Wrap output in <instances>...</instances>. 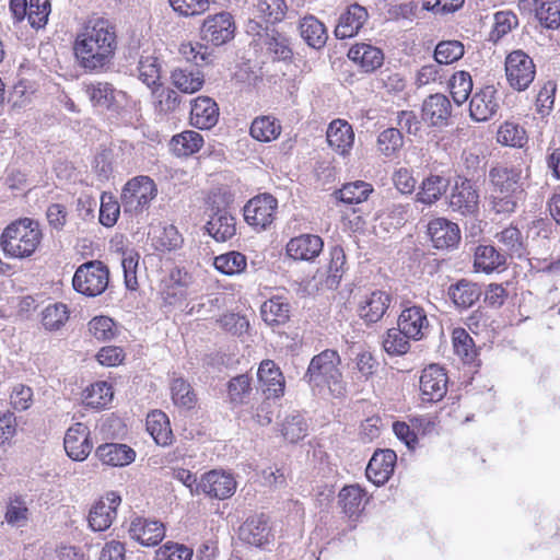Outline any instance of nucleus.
I'll return each mask as SVG.
<instances>
[{
    "mask_svg": "<svg viewBox=\"0 0 560 560\" xmlns=\"http://www.w3.org/2000/svg\"><path fill=\"white\" fill-rule=\"evenodd\" d=\"M139 79L149 88L160 84L161 65L154 56H141L138 66Z\"/></svg>",
    "mask_w": 560,
    "mask_h": 560,
    "instance_id": "13d9d810",
    "label": "nucleus"
},
{
    "mask_svg": "<svg viewBox=\"0 0 560 560\" xmlns=\"http://www.w3.org/2000/svg\"><path fill=\"white\" fill-rule=\"evenodd\" d=\"M156 196L158 186L151 177L147 175L135 176L121 189L120 201L124 212L139 215L150 208Z\"/></svg>",
    "mask_w": 560,
    "mask_h": 560,
    "instance_id": "39448f33",
    "label": "nucleus"
},
{
    "mask_svg": "<svg viewBox=\"0 0 560 560\" xmlns=\"http://www.w3.org/2000/svg\"><path fill=\"white\" fill-rule=\"evenodd\" d=\"M120 206L113 195L103 192L100 207V223L106 228L115 225L120 213Z\"/></svg>",
    "mask_w": 560,
    "mask_h": 560,
    "instance_id": "680f3d73",
    "label": "nucleus"
},
{
    "mask_svg": "<svg viewBox=\"0 0 560 560\" xmlns=\"http://www.w3.org/2000/svg\"><path fill=\"white\" fill-rule=\"evenodd\" d=\"M147 431L160 446H168L173 443V432L168 417L161 410L151 411L147 416Z\"/></svg>",
    "mask_w": 560,
    "mask_h": 560,
    "instance_id": "473e14b6",
    "label": "nucleus"
},
{
    "mask_svg": "<svg viewBox=\"0 0 560 560\" xmlns=\"http://www.w3.org/2000/svg\"><path fill=\"white\" fill-rule=\"evenodd\" d=\"M199 292V284L192 275L184 269L175 268L165 282L162 295L166 304L175 306Z\"/></svg>",
    "mask_w": 560,
    "mask_h": 560,
    "instance_id": "1a4fd4ad",
    "label": "nucleus"
},
{
    "mask_svg": "<svg viewBox=\"0 0 560 560\" xmlns=\"http://www.w3.org/2000/svg\"><path fill=\"white\" fill-rule=\"evenodd\" d=\"M300 34L305 43L315 49L325 46L328 34L325 25L315 16L307 15L300 21Z\"/></svg>",
    "mask_w": 560,
    "mask_h": 560,
    "instance_id": "c9c22d12",
    "label": "nucleus"
},
{
    "mask_svg": "<svg viewBox=\"0 0 560 560\" xmlns=\"http://www.w3.org/2000/svg\"><path fill=\"white\" fill-rule=\"evenodd\" d=\"M329 147L340 155H346L354 142V132L350 124L345 120H334L327 129Z\"/></svg>",
    "mask_w": 560,
    "mask_h": 560,
    "instance_id": "c756f323",
    "label": "nucleus"
},
{
    "mask_svg": "<svg viewBox=\"0 0 560 560\" xmlns=\"http://www.w3.org/2000/svg\"><path fill=\"white\" fill-rule=\"evenodd\" d=\"M447 375L443 368L431 364L420 376V390L422 399L429 402L440 401L447 392Z\"/></svg>",
    "mask_w": 560,
    "mask_h": 560,
    "instance_id": "a211bd4d",
    "label": "nucleus"
},
{
    "mask_svg": "<svg viewBox=\"0 0 560 560\" xmlns=\"http://www.w3.org/2000/svg\"><path fill=\"white\" fill-rule=\"evenodd\" d=\"M411 337H407L400 327L389 328L383 339V348L389 355H402L410 349Z\"/></svg>",
    "mask_w": 560,
    "mask_h": 560,
    "instance_id": "864d4df0",
    "label": "nucleus"
},
{
    "mask_svg": "<svg viewBox=\"0 0 560 560\" xmlns=\"http://www.w3.org/2000/svg\"><path fill=\"white\" fill-rule=\"evenodd\" d=\"M348 57L358 63L363 71L372 72L383 65L382 50L369 44H358L349 49Z\"/></svg>",
    "mask_w": 560,
    "mask_h": 560,
    "instance_id": "72a5a7b5",
    "label": "nucleus"
},
{
    "mask_svg": "<svg viewBox=\"0 0 560 560\" xmlns=\"http://www.w3.org/2000/svg\"><path fill=\"white\" fill-rule=\"evenodd\" d=\"M63 447L71 459L77 462L86 459L93 448L89 427L82 422L72 424L66 432Z\"/></svg>",
    "mask_w": 560,
    "mask_h": 560,
    "instance_id": "f3484780",
    "label": "nucleus"
},
{
    "mask_svg": "<svg viewBox=\"0 0 560 560\" xmlns=\"http://www.w3.org/2000/svg\"><path fill=\"white\" fill-rule=\"evenodd\" d=\"M205 229L215 241L225 242L235 235L236 221L225 207L218 206Z\"/></svg>",
    "mask_w": 560,
    "mask_h": 560,
    "instance_id": "cd10ccee",
    "label": "nucleus"
},
{
    "mask_svg": "<svg viewBox=\"0 0 560 560\" xmlns=\"http://www.w3.org/2000/svg\"><path fill=\"white\" fill-rule=\"evenodd\" d=\"M492 185L491 209L497 214L510 215L525 200L527 175L521 166L497 165L489 171Z\"/></svg>",
    "mask_w": 560,
    "mask_h": 560,
    "instance_id": "f03ea898",
    "label": "nucleus"
},
{
    "mask_svg": "<svg viewBox=\"0 0 560 560\" xmlns=\"http://www.w3.org/2000/svg\"><path fill=\"white\" fill-rule=\"evenodd\" d=\"M277 209L278 200L270 194H261L244 206V219L250 226L262 231L275 221Z\"/></svg>",
    "mask_w": 560,
    "mask_h": 560,
    "instance_id": "9b49d317",
    "label": "nucleus"
},
{
    "mask_svg": "<svg viewBox=\"0 0 560 560\" xmlns=\"http://www.w3.org/2000/svg\"><path fill=\"white\" fill-rule=\"evenodd\" d=\"M341 359L336 350L326 349L314 355L303 380L317 395L328 393L339 398L346 395V382L340 370Z\"/></svg>",
    "mask_w": 560,
    "mask_h": 560,
    "instance_id": "7ed1b4c3",
    "label": "nucleus"
},
{
    "mask_svg": "<svg viewBox=\"0 0 560 560\" xmlns=\"http://www.w3.org/2000/svg\"><path fill=\"white\" fill-rule=\"evenodd\" d=\"M249 132L260 142H270L280 136L281 125L275 117L260 116L253 120Z\"/></svg>",
    "mask_w": 560,
    "mask_h": 560,
    "instance_id": "37998d69",
    "label": "nucleus"
},
{
    "mask_svg": "<svg viewBox=\"0 0 560 560\" xmlns=\"http://www.w3.org/2000/svg\"><path fill=\"white\" fill-rule=\"evenodd\" d=\"M236 481L231 474L210 470L203 474L195 488L197 495L205 494L211 499L224 500L234 494Z\"/></svg>",
    "mask_w": 560,
    "mask_h": 560,
    "instance_id": "4468645a",
    "label": "nucleus"
},
{
    "mask_svg": "<svg viewBox=\"0 0 560 560\" xmlns=\"http://www.w3.org/2000/svg\"><path fill=\"white\" fill-rule=\"evenodd\" d=\"M171 396L174 405L183 409H192L197 402V395L191 385L182 377L172 381Z\"/></svg>",
    "mask_w": 560,
    "mask_h": 560,
    "instance_id": "09e8293b",
    "label": "nucleus"
},
{
    "mask_svg": "<svg viewBox=\"0 0 560 560\" xmlns=\"http://www.w3.org/2000/svg\"><path fill=\"white\" fill-rule=\"evenodd\" d=\"M530 4L539 23L547 28L560 25V0H522Z\"/></svg>",
    "mask_w": 560,
    "mask_h": 560,
    "instance_id": "4c0bfd02",
    "label": "nucleus"
},
{
    "mask_svg": "<svg viewBox=\"0 0 560 560\" xmlns=\"http://www.w3.org/2000/svg\"><path fill=\"white\" fill-rule=\"evenodd\" d=\"M95 456L107 466L122 467L131 464L136 458V452L126 444L105 443L95 451Z\"/></svg>",
    "mask_w": 560,
    "mask_h": 560,
    "instance_id": "c85d7f7f",
    "label": "nucleus"
},
{
    "mask_svg": "<svg viewBox=\"0 0 560 560\" xmlns=\"http://www.w3.org/2000/svg\"><path fill=\"white\" fill-rule=\"evenodd\" d=\"M179 54L188 61L197 67H203L213 63L214 56L212 50L201 43H182Z\"/></svg>",
    "mask_w": 560,
    "mask_h": 560,
    "instance_id": "de8ad7c7",
    "label": "nucleus"
},
{
    "mask_svg": "<svg viewBox=\"0 0 560 560\" xmlns=\"http://www.w3.org/2000/svg\"><path fill=\"white\" fill-rule=\"evenodd\" d=\"M129 535L142 546H156L165 537V527L159 521L135 517L129 526Z\"/></svg>",
    "mask_w": 560,
    "mask_h": 560,
    "instance_id": "5701e85b",
    "label": "nucleus"
},
{
    "mask_svg": "<svg viewBox=\"0 0 560 560\" xmlns=\"http://www.w3.org/2000/svg\"><path fill=\"white\" fill-rule=\"evenodd\" d=\"M172 83L183 93L191 94L199 91L205 83V75L200 70L177 68L171 74Z\"/></svg>",
    "mask_w": 560,
    "mask_h": 560,
    "instance_id": "a19ab883",
    "label": "nucleus"
},
{
    "mask_svg": "<svg viewBox=\"0 0 560 560\" xmlns=\"http://www.w3.org/2000/svg\"><path fill=\"white\" fill-rule=\"evenodd\" d=\"M506 262V254L497 250L492 245H480L475 252L474 267L477 271L490 273L499 270Z\"/></svg>",
    "mask_w": 560,
    "mask_h": 560,
    "instance_id": "e433bc0d",
    "label": "nucleus"
},
{
    "mask_svg": "<svg viewBox=\"0 0 560 560\" xmlns=\"http://www.w3.org/2000/svg\"><path fill=\"white\" fill-rule=\"evenodd\" d=\"M505 75L510 86L517 91H526L536 77V65L525 51H511L505 58Z\"/></svg>",
    "mask_w": 560,
    "mask_h": 560,
    "instance_id": "0eeeda50",
    "label": "nucleus"
},
{
    "mask_svg": "<svg viewBox=\"0 0 560 560\" xmlns=\"http://www.w3.org/2000/svg\"><path fill=\"white\" fill-rule=\"evenodd\" d=\"M291 305L288 298L273 295L260 306L262 320L269 326H279L290 319Z\"/></svg>",
    "mask_w": 560,
    "mask_h": 560,
    "instance_id": "2f4dec72",
    "label": "nucleus"
},
{
    "mask_svg": "<svg viewBox=\"0 0 560 560\" xmlns=\"http://www.w3.org/2000/svg\"><path fill=\"white\" fill-rule=\"evenodd\" d=\"M308 425L301 413H293L285 418L282 423V435L291 443L304 439L307 434Z\"/></svg>",
    "mask_w": 560,
    "mask_h": 560,
    "instance_id": "bf43d9fd",
    "label": "nucleus"
},
{
    "mask_svg": "<svg viewBox=\"0 0 560 560\" xmlns=\"http://www.w3.org/2000/svg\"><path fill=\"white\" fill-rule=\"evenodd\" d=\"M500 108L498 91L493 85H487L477 91L470 100V117L476 121H487Z\"/></svg>",
    "mask_w": 560,
    "mask_h": 560,
    "instance_id": "6ab92c4d",
    "label": "nucleus"
},
{
    "mask_svg": "<svg viewBox=\"0 0 560 560\" xmlns=\"http://www.w3.org/2000/svg\"><path fill=\"white\" fill-rule=\"evenodd\" d=\"M255 8L257 16L271 24L281 22L288 10L284 0H258Z\"/></svg>",
    "mask_w": 560,
    "mask_h": 560,
    "instance_id": "5fc2aeb1",
    "label": "nucleus"
},
{
    "mask_svg": "<svg viewBox=\"0 0 560 560\" xmlns=\"http://www.w3.org/2000/svg\"><path fill=\"white\" fill-rule=\"evenodd\" d=\"M42 240L39 223L24 218L12 222L3 230L0 245L7 256L23 259L36 252Z\"/></svg>",
    "mask_w": 560,
    "mask_h": 560,
    "instance_id": "20e7f679",
    "label": "nucleus"
},
{
    "mask_svg": "<svg viewBox=\"0 0 560 560\" xmlns=\"http://www.w3.org/2000/svg\"><path fill=\"white\" fill-rule=\"evenodd\" d=\"M373 187L364 180H355L345 184L339 190L335 191V196L343 203L353 205L365 201Z\"/></svg>",
    "mask_w": 560,
    "mask_h": 560,
    "instance_id": "c03bdc74",
    "label": "nucleus"
},
{
    "mask_svg": "<svg viewBox=\"0 0 560 560\" xmlns=\"http://www.w3.org/2000/svg\"><path fill=\"white\" fill-rule=\"evenodd\" d=\"M479 191L475 183L458 176L448 196V206L462 215H476L479 211Z\"/></svg>",
    "mask_w": 560,
    "mask_h": 560,
    "instance_id": "9d476101",
    "label": "nucleus"
},
{
    "mask_svg": "<svg viewBox=\"0 0 560 560\" xmlns=\"http://www.w3.org/2000/svg\"><path fill=\"white\" fill-rule=\"evenodd\" d=\"M114 393L107 382H96L84 390L83 401L88 407L102 409L113 399Z\"/></svg>",
    "mask_w": 560,
    "mask_h": 560,
    "instance_id": "49530a36",
    "label": "nucleus"
},
{
    "mask_svg": "<svg viewBox=\"0 0 560 560\" xmlns=\"http://www.w3.org/2000/svg\"><path fill=\"white\" fill-rule=\"evenodd\" d=\"M481 288L468 280H460L452 284L448 289V295L458 308L471 307L481 296Z\"/></svg>",
    "mask_w": 560,
    "mask_h": 560,
    "instance_id": "f704fd0d",
    "label": "nucleus"
},
{
    "mask_svg": "<svg viewBox=\"0 0 560 560\" xmlns=\"http://www.w3.org/2000/svg\"><path fill=\"white\" fill-rule=\"evenodd\" d=\"M82 91L93 107L110 112H117L127 100L126 92L104 81L84 82Z\"/></svg>",
    "mask_w": 560,
    "mask_h": 560,
    "instance_id": "6e6552de",
    "label": "nucleus"
},
{
    "mask_svg": "<svg viewBox=\"0 0 560 560\" xmlns=\"http://www.w3.org/2000/svg\"><path fill=\"white\" fill-rule=\"evenodd\" d=\"M235 22L231 13L220 12L209 15L200 27L202 40L221 46L234 38Z\"/></svg>",
    "mask_w": 560,
    "mask_h": 560,
    "instance_id": "f8f14e48",
    "label": "nucleus"
},
{
    "mask_svg": "<svg viewBox=\"0 0 560 560\" xmlns=\"http://www.w3.org/2000/svg\"><path fill=\"white\" fill-rule=\"evenodd\" d=\"M322 237L314 234H302L291 238L287 244V254L294 260H312L323 250Z\"/></svg>",
    "mask_w": 560,
    "mask_h": 560,
    "instance_id": "a878e982",
    "label": "nucleus"
},
{
    "mask_svg": "<svg viewBox=\"0 0 560 560\" xmlns=\"http://www.w3.org/2000/svg\"><path fill=\"white\" fill-rule=\"evenodd\" d=\"M392 295L382 290H375L364 295L359 304V316L366 324L380 322L392 304Z\"/></svg>",
    "mask_w": 560,
    "mask_h": 560,
    "instance_id": "412c9836",
    "label": "nucleus"
},
{
    "mask_svg": "<svg viewBox=\"0 0 560 560\" xmlns=\"http://www.w3.org/2000/svg\"><path fill=\"white\" fill-rule=\"evenodd\" d=\"M396 460L397 455L393 450L375 451L365 469L368 479L376 486L384 485L390 478Z\"/></svg>",
    "mask_w": 560,
    "mask_h": 560,
    "instance_id": "4be33fe9",
    "label": "nucleus"
},
{
    "mask_svg": "<svg viewBox=\"0 0 560 560\" xmlns=\"http://www.w3.org/2000/svg\"><path fill=\"white\" fill-rule=\"evenodd\" d=\"M267 397L279 398L284 393V377L280 369L271 360H264L257 372Z\"/></svg>",
    "mask_w": 560,
    "mask_h": 560,
    "instance_id": "7c9ffc66",
    "label": "nucleus"
},
{
    "mask_svg": "<svg viewBox=\"0 0 560 560\" xmlns=\"http://www.w3.org/2000/svg\"><path fill=\"white\" fill-rule=\"evenodd\" d=\"M121 498L116 492H108L96 501L89 512V527L93 532H104L109 528L116 518Z\"/></svg>",
    "mask_w": 560,
    "mask_h": 560,
    "instance_id": "2eb2a0df",
    "label": "nucleus"
},
{
    "mask_svg": "<svg viewBox=\"0 0 560 560\" xmlns=\"http://www.w3.org/2000/svg\"><path fill=\"white\" fill-rule=\"evenodd\" d=\"M368 11L360 4H351L343 12L335 28L337 38L345 39L355 36L368 20Z\"/></svg>",
    "mask_w": 560,
    "mask_h": 560,
    "instance_id": "bb28decb",
    "label": "nucleus"
},
{
    "mask_svg": "<svg viewBox=\"0 0 560 560\" xmlns=\"http://www.w3.org/2000/svg\"><path fill=\"white\" fill-rule=\"evenodd\" d=\"M465 54V47L459 40H442L434 49V59L439 65H451Z\"/></svg>",
    "mask_w": 560,
    "mask_h": 560,
    "instance_id": "6e6d98bb",
    "label": "nucleus"
},
{
    "mask_svg": "<svg viewBox=\"0 0 560 560\" xmlns=\"http://www.w3.org/2000/svg\"><path fill=\"white\" fill-rule=\"evenodd\" d=\"M89 331L100 341H108L116 335L115 323L107 316H96L89 322Z\"/></svg>",
    "mask_w": 560,
    "mask_h": 560,
    "instance_id": "774afa93",
    "label": "nucleus"
},
{
    "mask_svg": "<svg viewBox=\"0 0 560 560\" xmlns=\"http://www.w3.org/2000/svg\"><path fill=\"white\" fill-rule=\"evenodd\" d=\"M497 140L503 145L523 148L528 137L523 126L514 121H505L498 129Z\"/></svg>",
    "mask_w": 560,
    "mask_h": 560,
    "instance_id": "a18cd8bd",
    "label": "nucleus"
},
{
    "mask_svg": "<svg viewBox=\"0 0 560 560\" xmlns=\"http://www.w3.org/2000/svg\"><path fill=\"white\" fill-rule=\"evenodd\" d=\"M250 393V377L247 374L237 375L228 383L229 401L234 406L246 404L249 400Z\"/></svg>",
    "mask_w": 560,
    "mask_h": 560,
    "instance_id": "3c124183",
    "label": "nucleus"
},
{
    "mask_svg": "<svg viewBox=\"0 0 560 560\" xmlns=\"http://www.w3.org/2000/svg\"><path fill=\"white\" fill-rule=\"evenodd\" d=\"M69 318L67 305L55 303L43 311L42 322L46 329L57 330L66 324Z\"/></svg>",
    "mask_w": 560,
    "mask_h": 560,
    "instance_id": "052dcab7",
    "label": "nucleus"
},
{
    "mask_svg": "<svg viewBox=\"0 0 560 560\" xmlns=\"http://www.w3.org/2000/svg\"><path fill=\"white\" fill-rule=\"evenodd\" d=\"M346 254L340 246L330 249V260L327 268L326 287L336 289L345 272Z\"/></svg>",
    "mask_w": 560,
    "mask_h": 560,
    "instance_id": "603ef678",
    "label": "nucleus"
},
{
    "mask_svg": "<svg viewBox=\"0 0 560 560\" xmlns=\"http://www.w3.org/2000/svg\"><path fill=\"white\" fill-rule=\"evenodd\" d=\"M109 282V270L100 260H92L82 264L75 270L72 278L73 289L86 296L101 295Z\"/></svg>",
    "mask_w": 560,
    "mask_h": 560,
    "instance_id": "423d86ee",
    "label": "nucleus"
},
{
    "mask_svg": "<svg viewBox=\"0 0 560 560\" xmlns=\"http://www.w3.org/2000/svg\"><path fill=\"white\" fill-rule=\"evenodd\" d=\"M219 106L209 96H198L191 101L190 124L200 129L209 130L218 124Z\"/></svg>",
    "mask_w": 560,
    "mask_h": 560,
    "instance_id": "b1692460",
    "label": "nucleus"
},
{
    "mask_svg": "<svg viewBox=\"0 0 560 560\" xmlns=\"http://www.w3.org/2000/svg\"><path fill=\"white\" fill-rule=\"evenodd\" d=\"M522 235L517 228L509 226L497 235L499 243L504 246V252L508 255L521 256L523 254Z\"/></svg>",
    "mask_w": 560,
    "mask_h": 560,
    "instance_id": "69168bd1",
    "label": "nucleus"
},
{
    "mask_svg": "<svg viewBox=\"0 0 560 560\" xmlns=\"http://www.w3.org/2000/svg\"><path fill=\"white\" fill-rule=\"evenodd\" d=\"M380 151L386 155H394L402 147V136L397 128H387L377 138Z\"/></svg>",
    "mask_w": 560,
    "mask_h": 560,
    "instance_id": "0e129e2a",
    "label": "nucleus"
},
{
    "mask_svg": "<svg viewBox=\"0 0 560 560\" xmlns=\"http://www.w3.org/2000/svg\"><path fill=\"white\" fill-rule=\"evenodd\" d=\"M397 326L401 328L411 340L424 339L430 332V322L425 310L416 304L407 303L397 318Z\"/></svg>",
    "mask_w": 560,
    "mask_h": 560,
    "instance_id": "ddd939ff",
    "label": "nucleus"
},
{
    "mask_svg": "<svg viewBox=\"0 0 560 560\" xmlns=\"http://www.w3.org/2000/svg\"><path fill=\"white\" fill-rule=\"evenodd\" d=\"M192 549L177 542L167 541L155 552V560H191Z\"/></svg>",
    "mask_w": 560,
    "mask_h": 560,
    "instance_id": "338daca9",
    "label": "nucleus"
},
{
    "mask_svg": "<svg viewBox=\"0 0 560 560\" xmlns=\"http://www.w3.org/2000/svg\"><path fill=\"white\" fill-rule=\"evenodd\" d=\"M268 51L273 54L278 60H288L292 58L293 51L290 47V40L287 36L272 31L271 34H267L265 42Z\"/></svg>",
    "mask_w": 560,
    "mask_h": 560,
    "instance_id": "e2e57ef3",
    "label": "nucleus"
},
{
    "mask_svg": "<svg viewBox=\"0 0 560 560\" xmlns=\"http://www.w3.org/2000/svg\"><path fill=\"white\" fill-rule=\"evenodd\" d=\"M428 234L433 246L438 249L455 247L460 241L458 225L445 218H436L429 222Z\"/></svg>",
    "mask_w": 560,
    "mask_h": 560,
    "instance_id": "aec40b11",
    "label": "nucleus"
},
{
    "mask_svg": "<svg viewBox=\"0 0 560 560\" xmlns=\"http://www.w3.org/2000/svg\"><path fill=\"white\" fill-rule=\"evenodd\" d=\"M118 47L115 25L106 19L90 20L77 34L73 54L77 63L88 73L109 69Z\"/></svg>",
    "mask_w": 560,
    "mask_h": 560,
    "instance_id": "f257e3e1",
    "label": "nucleus"
},
{
    "mask_svg": "<svg viewBox=\"0 0 560 560\" xmlns=\"http://www.w3.org/2000/svg\"><path fill=\"white\" fill-rule=\"evenodd\" d=\"M241 538L249 545L262 547L272 540L269 517L259 514L249 517L240 529Z\"/></svg>",
    "mask_w": 560,
    "mask_h": 560,
    "instance_id": "393cba45",
    "label": "nucleus"
},
{
    "mask_svg": "<svg viewBox=\"0 0 560 560\" xmlns=\"http://www.w3.org/2000/svg\"><path fill=\"white\" fill-rule=\"evenodd\" d=\"M450 180L446 177L431 174L422 180L417 200L424 205H433L446 192Z\"/></svg>",
    "mask_w": 560,
    "mask_h": 560,
    "instance_id": "ea45409f",
    "label": "nucleus"
},
{
    "mask_svg": "<svg viewBox=\"0 0 560 560\" xmlns=\"http://www.w3.org/2000/svg\"><path fill=\"white\" fill-rule=\"evenodd\" d=\"M203 145L202 136L194 130L175 135L171 140L173 152L178 156H188L198 152Z\"/></svg>",
    "mask_w": 560,
    "mask_h": 560,
    "instance_id": "79ce46f5",
    "label": "nucleus"
},
{
    "mask_svg": "<svg viewBox=\"0 0 560 560\" xmlns=\"http://www.w3.org/2000/svg\"><path fill=\"white\" fill-rule=\"evenodd\" d=\"M453 101L462 105L467 101L472 91V80L468 72L457 71L453 74L448 83Z\"/></svg>",
    "mask_w": 560,
    "mask_h": 560,
    "instance_id": "4d7b16f0",
    "label": "nucleus"
},
{
    "mask_svg": "<svg viewBox=\"0 0 560 560\" xmlns=\"http://www.w3.org/2000/svg\"><path fill=\"white\" fill-rule=\"evenodd\" d=\"M213 265L218 271L226 276L238 275L246 269V256L240 252H229L214 258Z\"/></svg>",
    "mask_w": 560,
    "mask_h": 560,
    "instance_id": "8fccbe9b",
    "label": "nucleus"
},
{
    "mask_svg": "<svg viewBox=\"0 0 560 560\" xmlns=\"http://www.w3.org/2000/svg\"><path fill=\"white\" fill-rule=\"evenodd\" d=\"M453 106L450 98L441 93L429 95L422 103L421 117L430 127H446L451 122Z\"/></svg>",
    "mask_w": 560,
    "mask_h": 560,
    "instance_id": "dca6fc26",
    "label": "nucleus"
},
{
    "mask_svg": "<svg viewBox=\"0 0 560 560\" xmlns=\"http://www.w3.org/2000/svg\"><path fill=\"white\" fill-rule=\"evenodd\" d=\"M365 491L359 485L345 486L338 494L342 512L350 518L357 517L364 510Z\"/></svg>",
    "mask_w": 560,
    "mask_h": 560,
    "instance_id": "58836bf2",
    "label": "nucleus"
}]
</instances>
